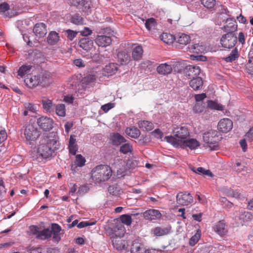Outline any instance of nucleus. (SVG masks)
I'll use <instances>...</instances> for the list:
<instances>
[{
  "instance_id": "f257e3e1",
  "label": "nucleus",
  "mask_w": 253,
  "mask_h": 253,
  "mask_svg": "<svg viewBox=\"0 0 253 253\" xmlns=\"http://www.w3.org/2000/svg\"><path fill=\"white\" fill-rule=\"evenodd\" d=\"M60 143L57 138L54 137L52 139L44 138V141L40 142L37 149V154L39 156L35 157L34 153H32L33 160H37L40 157L45 159L52 156L53 153L59 149Z\"/></svg>"
},
{
  "instance_id": "f03ea898",
  "label": "nucleus",
  "mask_w": 253,
  "mask_h": 253,
  "mask_svg": "<svg viewBox=\"0 0 253 253\" xmlns=\"http://www.w3.org/2000/svg\"><path fill=\"white\" fill-rule=\"evenodd\" d=\"M112 175L111 168L106 165L96 166L91 170V178L95 183H101L107 181Z\"/></svg>"
},
{
  "instance_id": "7ed1b4c3",
  "label": "nucleus",
  "mask_w": 253,
  "mask_h": 253,
  "mask_svg": "<svg viewBox=\"0 0 253 253\" xmlns=\"http://www.w3.org/2000/svg\"><path fill=\"white\" fill-rule=\"evenodd\" d=\"M49 79V75L46 73H42L37 75L27 76L24 82L29 87L35 88L39 85H45L48 83Z\"/></svg>"
},
{
  "instance_id": "20e7f679",
  "label": "nucleus",
  "mask_w": 253,
  "mask_h": 253,
  "mask_svg": "<svg viewBox=\"0 0 253 253\" xmlns=\"http://www.w3.org/2000/svg\"><path fill=\"white\" fill-rule=\"evenodd\" d=\"M173 136H166L164 138L165 140L168 143L171 144L174 146V142L172 140H170L171 138H172L174 141H177L178 140L184 141L187 139L190 135L189 131L187 126H176L174 127L172 130Z\"/></svg>"
},
{
  "instance_id": "39448f33",
  "label": "nucleus",
  "mask_w": 253,
  "mask_h": 253,
  "mask_svg": "<svg viewBox=\"0 0 253 253\" xmlns=\"http://www.w3.org/2000/svg\"><path fill=\"white\" fill-rule=\"evenodd\" d=\"M203 140L211 150H215L219 140L218 132L216 130H210L203 134Z\"/></svg>"
},
{
  "instance_id": "423d86ee",
  "label": "nucleus",
  "mask_w": 253,
  "mask_h": 253,
  "mask_svg": "<svg viewBox=\"0 0 253 253\" xmlns=\"http://www.w3.org/2000/svg\"><path fill=\"white\" fill-rule=\"evenodd\" d=\"M24 135L26 140L31 144L39 137L41 132L34 125L28 124L25 126Z\"/></svg>"
},
{
  "instance_id": "0eeeda50",
  "label": "nucleus",
  "mask_w": 253,
  "mask_h": 253,
  "mask_svg": "<svg viewBox=\"0 0 253 253\" xmlns=\"http://www.w3.org/2000/svg\"><path fill=\"white\" fill-rule=\"evenodd\" d=\"M171 139L173 142H174V147L176 148H181L185 149L188 147L191 150H194L197 149L200 145V142L195 138H187L184 141H182L180 140L176 142L174 141V139L172 138H170L171 140Z\"/></svg>"
},
{
  "instance_id": "6e6552de",
  "label": "nucleus",
  "mask_w": 253,
  "mask_h": 253,
  "mask_svg": "<svg viewBox=\"0 0 253 253\" xmlns=\"http://www.w3.org/2000/svg\"><path fill=\"white\" fill-rule=\"evenodd\" d=\"M237 42V37L232 32H229L223 35L220 39L222 46L226 48H232Z\"/></svg>"
},
{
  "instance_id": "1a4fd4ad",
  "label": "nucleus",
  "mask_w": 253,
  "mask_h": 253,
  "mask_svg": "<svg viewBox=\"0 0 253 253\" xmlns=\"http://www.w3.org/2000/svg\"><path fill=\"white\" fill-rule=\"evenodd\" d=\"M38 126L43 131H49L53 127V120L46 116H42L37 119Z\"/></svg>"
},
{
  "instance_id": "9d476101",
  "label": "nucleus",
  "mask_w": 253,
  "mask_h": 253,
  "mask_svg": "<svg viewBox=\"0 0 253 253\" xmlns=\"http://www.w3.org/2000/svg\"><path fill=\"white\" fill-rule=\"evenodd\" d=\"M177 203L181 206H188L193 202V198L187 192H179L176 195Z\"/></svg>"
},
{
  "instance_id": "9b49d317",
  "label": "nucleus",
  "mask_w": 253,
  "mask_h": 253,
  "mask_svg": "<svg viewBox=\"0 0 253 253\" xmlns=\"http://www.w3.org/2000/svg\"><path fill=\"white\" fill-rule=\"evenodd\" d=\"M191 41L189 35L184 33H178L175 36V41L176 43V47L182 48L185 45L190 43Z\"/></svg>"
},
{
  "instance_id": "f8f14e48",
  "label": "nucleus",
  "mask_w": 253,
  "mask_h": 253,
  "mask_svg": "<svg viewBox=\"0 0 253 253\" xmlns=\"http://www.w3.org/2000/svg\"><path fill=\"white\" fill-rule=\"evenodd\" d=\"M142 215L145 219L149 221L159 219L162 215L159 210L155 209H149L143 212Z\"/></svg>"
},
{
  "instance_id": "ddd939ff",
  "label": "nucleus",
  "mask_w": 253,
  "mask_h": 253,
  "mask_svg": "<svg viewBox=\"0 0 253 253\" xmlns=\"http://www.w3.org/2000/svg\"><path fill=\"white\" fill-rule=\"evenodd\" d=\"M233 123L231 120L227 118H224L221 120L218 124V129L219 131L227 133L232 129Z\"/></svg>"
},
{
  "instance_id": "4468645a",
  "label": "nucleus",
  "mask_w": 253,
  "mask_h": 253,
  "mask_svg": "<svg viewBox=\"0 0 253 253\" xmlns=\"http://www.w3.org/2000/svg\"><path fill=\"white\" fill-rule=\"evenodd\" d=\"M112 39L110 35H98L95 39V42L97 45L105 47L111 44Z\"/></svg>"
},
{
  "instance_id": "2eb2a0df",
  "label": "nucleus",
  "mask_w": 253,
  "mask_h": 253,
  "mask_svg": "<svg viewBox=\"0 0 253 253\" xmlns=\"http://www.w3.org/2000/svg\"><path fill=\"white\" fill-rule=\"evenodd\" d=\"M200 72L201 70L198 66L189 65L185 69L186 76L191 79L198 77Z\"/></svg>"
},
{
  "instance_id": "dca6fc26",
  "label": "nucleus",
  "mask_w": 253,
  "mask_h": 253,
  "mask_svg": "<svg viewBox=\"0 0 253 253\" xmlns=\"http://www.w3.org/2000/svg\"><path fill=\"white\" fill-rule=\"evenodd\" d=\"M61 227L58 224L52 223L50 231L51 232V237H52L53 242L58 243L61 240L60 231Z\"/></svg>"
},
{
  "instance_id": "f3484780",
  "label": "nucleus",
  "mask_w": 253,
  "mask_h": 253,
  "mask_svg": "<svg viewBox=\"0 0 253 253\" xmlns=\"http://www.w3.org/2000/svg\"><path fill=\"white\" fill-rule=\"evenodd\" d=\"M35 35L39 38H43L47 33L46 26L43 23H37L33 29Z\"/></svg>"
},
{
  "instance_id": "a211bd4d",
  "label": "nucleus",
  "mask_w": 253,
  "mask_h": 253,
  "mask_svg": "<svg viewBox=\"0 0 253 253\" xmlns=\"http://www.w3.org/2000/svg\"><path fill=\"white\" fill-rule=\"evenodd\" d=\"M79 45L86 51L91 50L94 48L93 41L87 37L82 38L79 42Z\"/></svg>"
},
{
  "instance_id": "6ab92c4d",
  "label": "nucleus",
  "mask_w": 253,
  "mask_h": 253,
  "mask_svg": "<svg viewBox=\"0 0 253 253\" xmlns=\"http://www.w3.org/2000/svg\"><path fill=\"white\" fill-rule=\"evenodd\" d=\"M213 231L220 236H223L227 233L226 224L224 220H220L213 227Z\"/></svg>"
},
{
  "instance_id": "aec40b11",
  "label": "nucleus",
  "mask_w": 253,
  "mask_h": 253,
  "mask_svg": "<svg viewBox=\"0 0 253 253\" xmlns=\"http://www.w3.org/2000/svg\"><path fill=\"white\" fill-rule=\"evenodd\" d=\"M96 77L94 75H89L83 78L81 81V84L83 88L89 87L94 84Z\"/></svg>"
},
{
  "instance_id": "412c9836",
  "label": "nucleus",
  "mask_w": 253,
  "mask_h": 253,
  "mask_svg": "<svg viewBox=\"0 0 253 253\" xmlns=\"http://www.w3.org/2000/svg\"><path fill=\"white\" fill-rule=\"evenodd\" d=\"M117 58L121 64H127L131 61V57L126 50L119 51Z\"/></svg>"
},
{
  "instance_id": "4be33fe9",
  "label": "nucleus",
  "mask_w": 253,
  "mask_h": 253,
  "mask_svg": "<svg viewBox=\"0 0 253 253\" xmlns=\"http://www.w3.org/2000/svg\"><path fill=\"white\" fill-rule=\"evenodd\" d=\"M188 51L193 53H203L206 50L205 45L202 43L192 44L187 48Z\"/></svg>"
},
{
  "instance_id": "5701e85b",
  "label": "nucleus",
  "mask_w": 253,
  "mask_h": 253,
  "mask_svg": "<svg viewBox=\"0 0 253 253\" xmlns=\"http://www.w3.org/2000/svg\"><path fill=\"white\" fill-rule=\"evenodd\" d=\"M75 137V135H71L68 144L69 152L73 155H75L78 150V146Z\"/></svg>"
},
{
  "instance_id": "b1692460",
  "label": "nucleus",
  "mask_w": 253,
  "mask_h": 253,
  "mask_svg": "<svg viewBox=\"0 0 253 253\" xmlns=\"http://www.w3.org/2000/svg\"><path fill=\"white\" fill-rule=\"evenodd\" d=\"M143 49L141 45H138L133 48L131 58L135 61H139L142 58Z\"/></svg>"
},
{
  "instance_id": "393cba45",
  "label": "nucleus",
  "mask_w": 253,
  "mask_h": 253,
  "mask_svg": "<svg viewBox=\"0 0 253 253\" xmlns=\"http://www.w3.org/2000/svg\"><path fill=\"white\" fill-rule=\"evenodd\" d=\"M189 85L194 90L197 91L202 89L203 86V81L201 77L192 79L189 82Z\"/></svg>"
},
{
  "instance_id": "a878e982",
  "label": "nucleus",
  "mask_w": 253,
  "mask_h": 253,
  "mask_svg": "<svg viewBox=\"0 0 253 253\" xmlns=\"http://www.w3.org/2000/svg\"><path fill=\"white\" fill-rule=\"evenodd\" d=\"M118 69V65L115 63H111L106 65L103 69L105 76H111L115 74Z\"/></svg>"
},
{
  "instance_id": "bb28decb",
  "label": "nucleus",
  "mask_w": 253,
  "mask_h": 253,
  "mask_svg": "<svg viewBox=\"0 0 253 253\" xmlns=\"http://www.w3.org/2000/svg\"><path fill=\"white\" fill-rule=\"evenodd\" d=\"M76 2L78 3V5H81L82 10L86 14L88 15L90 13L91 2L90 0H76Z\"/></svg>"
},
{
  "instance_id": "cd10ccee",
  "label": "nucleus",
  "mask_w": 253,
  "mask_h": 253,
  "mask_svg": "<svg viewBox=\"0 0 253 253\" xmlns=\"http://www.w3.org/2000/svg\"><path fill=\"white\" fill-rule=\"evenodd\" d=\"M85 161V158L81 154L77 155L74 164L71 165V170L74 172H76V169L78 167H82L84 166Z\"/></svg>"
},
{
  "instance_id": "c85d7f7f",
  "label": "nucleus",
  "mask_w": 253,
  "mask_h": 253,
  "mask_svg": "<svg viewBox=\"0 0 253 253\" xmlns=\"http://www.w3.org/2000/svg\"><path fill=\"white\" fill-rule=\"evenodd\" d=\"M43 109L46 112L51 113L53 112L55 105L53 103L51 100L47 98H44L41 101Z\"/></svg>"
},
{
  "instance_id": "c756f323",
  "label": "nucleus",
  "mask_w": 253,
  "mask_h": 253,
  "mask_svg": "<svg viewBox=\"0 0 253 253\" xmlns=\"http://www.w3.org/2000/svg\"><path fill=\"white\" fill-rule=\"evenodd\" d=\"M131 253H150L143 245L139 243L133 244L131 248Z\"/></svg>"
},
{
  "instance_id": "7c9ffc66",
  "label": "nucleus",
  "mask_w": 253,
  "mask_h": 253,
  "mask_svg": "<svg viewBox=\"0 0 253 253\" xmlns=\"http://www.w3.org/2000/svg\"><path fill=\"white\" fill-rule=\"evenodd\" d=\"M157 71L159 74L167 75L171 72L172 67L170 65L167 63L161 64L157 67Z\"/></svg>"
},
{
  "instance_id": "2f4dec72",
  "label": "nucleus",
  "mask_w": 253,
  "mask_h": 253,
  "mask_svg": "<svg viewBox=\"0 0 253 253\" xmlns=\"http://www.w3.org/2000/svg\"><path fill=\"white\" fill-rule=\"evenodd\" d=\"M59 41V36L57 33L51 31L49 33L47 38V42L50 45H55Z\"/></svg>"
},
{
  "instance_id": "473e14b6",
  "label": "nucleus",
  "mask_w": 253,
  "mask_h": 253,
  "mask_svg": "<svg viewBox=\"0 0 253 253\" xmlns=\"http://www.w3.org/2000/svg\"><path fill=\"white\" fill-rule=\"evenodd\" d=\"M152 232L155 236H162L168 234L169 229L168 228L156 227L152 230Z\"/></svg>"
},
{
  "instance_id": "72a5a7b5",
  "label": "nucleus",
  "mask_w": 253,
  "mask_h": 253,
  "mask_svg": "<svg viewBox=\"0 0 253 253\" xmlns=\"http://www.w3.org/2000/svg\"><path fill=\"white\" fill-rule=\"evenodd\" d=\"M111 140L114 145H119L126 141V139L118 133H114L111 136Z\"/></svg>"
},
{
  "instance_id": "f704fd0d",
  "label": "nucleus",
  "mask_w": 253,
  "mask_h": 253,
  "mask_svg": "<svg viewBox=\"0 0 253 253\" xmlns=\"http://www.w3.org/2000/svg\"><path fill=\"white\" fill-rule=\"evenodd\" d=\"M138 125L139 128L147 131L152 130L154 127L152 122L147 121H140L138 122Z\"/></svg>"
},
{
  "instance_id": "c9c22d12",
  "label": "nucleus",
  "mask_w": 253,
  "mask_h": 253,
  "mask_svg": "<svg viewBox=\"0 0 253 253\" xmlns=\"http://www.w3.org/2000/svg\"><path fill=\"white\" fill-rule=\"evenodd\" d=\"M126 132L129 136L134 138H138L140 135V130L135 127L126 128Z\"/></svg>"
},
{
  "instance_id": "e433bc0d",
  "label": "nucleus",
  "mask_w": 253,
  "mask_h": 253,
  "mask_svg": "<svg viewBox=\"0 0 253 253\" xmlns=\"http://www.w3.org/2000/svg\"><path fill=\"white\" fill-rule=\"evenodd\" d=\"M253 218L252 214L249 211H246L242 210L240 212L239 218L243 222H248L251 220Z\"/></svg>"
},
{
  "instance_id": "4c0bfd02",
  "label": "nucleus",
  "mask_w": 253,
  "mask_h": 253,
  "mask_svg": "<svg viewBox=\"0 0 253 253\" xmlns=\"http://www.w3.org/2000/svg\"><path fill=\"white\" fill-rule=\"evenodd\" d=\"M31 65L25 64L20 67L18 71V75L21 77H23L25 74L29 73L32 68Z\"/></svg>"
},
{
  "instance_id": "58836bf2",
  "label": "nucleus",
  "mask_w": 253,
  "mask_h": 253,
  "mask_svg": "<svg viewBox=\"0 0 253 253\" xmlns=\"http://www.w3.org/2000/svg\"><path fill=\"white\" fill-rule=\"evenodd\" d=\"M51 238V232L50 229L46 228L40 230V234L37 236V239L44 240Z\"/></svg>"
},
{
  "instance_id": "ea45409f",
  "label": "nucleus",
  "mask_w": 253,
  "mask_h": 253,
  "mask_svg": "<svg viewBox=\"0 0 253 253\" xmlns=\"http://www.w3.org/2000/svg\"><path fill=\"white\" fill-rule=\"evenodd\" d=\"M161 39L165 43L170 44L175 41V36L169 33H164L161 36Z\"/></svg>"
},
{
  "instance_id": "a19ab883",
  "label": "nucleus",
  "mask_w": 253,
  "mask_h": 253,
  "mask_svg": "<svg viewBox=\"0 0 253 253\" xmlns=\"http://www.w3.org/2000/svg\"><path fill=\"white\" fill-rule=\"evenodd\" d=\"M239 56L238 49L237 48H234L230 53V55L226 57H224L223 59L226 62H232L235 60Z\"/></svg>"
},
{
  "instance_id": "79ce46f5",
  "label": "nucleus",
  "mask_w": 253,
  "mask_h": 253,
  "mask_svg": "<svg viewBox=\"0 0 253 253\" xmlns=\"http://www.w3.org/2000/svg\"><path fill=\"white\" fill-rule=\"evenodd\" d=\"M55 112L59 117H65L66 115V107L64 104H58L55 106Z\"/></svg>"
},
{
  "instance_id": "37998d69",
  "label": "nucleus",
  "mask_w": 253,
  "mask_h": 253,
  "mask_svg": "<svg viewBox=\"0 0 253 253\" xmlns=\"http://www.w3.org/2000/svg\"><path fill=\"white\" fill-rule=\"evenodd\" d=\"M145 27L148 31L154 29L157 26V22L154 18H148L146 20Z\"/></svg>"
},
{
  "instance_id": "c03bdc74",
  "label": "nucleus",
  "mask_w": 253,
  "mask_h": 253,
  "mask_svg": "<svg viewBox=\"0 0 253 253\" xmlns=\"http://www.w3.org/2000/svg\"><path fill=\"white\" fill-rule=\"evenodd\" d=\"M125 241L121 239L113 241V245L118 250H124L126 248Z\"/></svg>"
},
{
  "instance_id": "a18cd8bd",
  "label": "nucleus",
  "mask_w": 253,
  "mask_h": 253,
  "mask_svg": "<svg viewBox=\"0 0 253 253\" xmlns=\"http://www.w3.org/2000/svg\"><path fill=\"white\" fill-rule=\"evenodd\" d=\"M208 107L217 110L222 111L224 110V107L221 104H218L215 101L212 100H208L207 102Z\"/></svg>"
},
{
  "instance_id": "49530a36",
  "label": "nucleus",
  "mask_w": 253,
  "mask_h": 253,
  "mask_svg": "<svg viewBox=\"0 0 253 253\" xmlns=\"http://www.w3.org/2000/svg\"><path fill=\"white\" fill-rule=\"evenodd\" d=\"M71 21L73 24L77 25H82L84 24V20L79 14H76L73 15L71 18Z\"/></svg>"
},
{
  "instance_id": "de8ad7c7",
  "label": "nucleus",
  "mask_w": 253,
  "mask_h": 253,
  "mask_svg": "<svg viewBox=\"0 0 253 253\" xmlns=\"http://www.w3.org/2000/svg\"><path fill=\"white\" fill-rule=\"evenodd\" d=\"M201 237V231L198 229L194 235H193L189 240V245L191 246H194L199 241Z\"/></svg>"
},
{
  "instance_id": "09e8293b",
  "label": "nucleus",
  "mask_w": 253,
  "mask_h": 253,
  "mask_svg": "<svg viewBox=\"0 0 253 253\" xmlns=\"http://www.w3.org/2000/svg\"><path fill=\"white\" fill-rule=\"evenodd\" d=\"M10 8L9 5L6 2H3L0 4V14H3L5 17H9L5 14Z\"/></svg>"
},
{
  "instance_id": "8fccbe9b",
  "label": "nucleus",
  "mask_w": 253,
  "mask_h": 253,
  "mask_svg": "<svg viewBox=\"0 0 253 253\" xmlns=\"http://www.w3.org/2000/svg\"><path fill=\"white\" fill-rule=\"evenodd\" d=\"M233 168L234 170L238 173L242 171H246L247 169V167L245 166L242 165L240 162L236 163Z\"/></svg>"
},
{
  "instance_id": "3c124183",
  "label": "nucleus",
  "mask_w": 253,
  "mask_h": 253,
  "mask_svg": "<svg viewBox=\"0 0 253 253\" xmlns=\"http://www.w3.org/2000/svg\"><path fill=\"white\" fill-rule=\"evenodd\" d=\"M132 146L128 143H126L120 147V151L124 154H127L132 151Z\"/></svg>"
},
{
  "instance_id": "603ef678",
  "label": "nucleus",
  "mask_w": 253,
  "mask_h": 253,
  "mask_svg": "<svg viewBox=\"0 0 253 253\" xmlns=\"http://www.w3.org/2000/svg\"><path fill=\"white\" fill-rule=\"evenodd\" d=\"M196 173L202 175H206L212 176V174L209 170H206L202 167H199L196 170H194Z\"/></svg>"
},
{
  "instance_id": "864d4df0",
  "label": "nucleus",
  "mask_w": 253,
  "mask_h": 253,
  "mask_svg": "<svg viewBox=\"0 0 253 253\" xmlns=\"http://www.w3.org/2000/svg\"><path fill=\"white\" fill-rule=\"evenodd\" d=\"M121 220L122 223L126 224V225H129L131 224L132 222L131 217L129 215L123 214L121 216Z\"/></svg>"
},
{
  "instance_id": "5fc2aeb1",
  "label": "nucleus",
  "mask_w": 253,
  "mask_h": 253,
  "mask_svg": "<svg viewBox=\"0 0 253 253\" xmlns=\"http://www.w3.org/2000/svg\"><path fill=\"white\" fill-rule=\"evenodd\" d=\"M201 2L207 8H211L215 4V0H201Z\"/></svg>"
},
{
  "instance_id": "6e6d98bb",
  "label": "nucleus",
  "mask_w": 253,
  "mask_h": 253,
  "mask_svg": "<svg viewBox=\"0 0 253 253\" xmlns=\"http://www.w3.org/2000/svg\"><path fill=\"white\" fill-rule=\"evenodd\" d=\"M65 33L67 34V38L69 40L72 41L77 36L78 32L70 29H68L65 31Z\"/></svg>"
},
{
  "instance_id": "4d7b16f0",
  "label": "nucleus",
  "mask_w": 253,
  "mask_h": 253,
  "mask_svg": "<svg viewBox=\"0 0 253 253\" xmlns=\"http://www.w3.org/2000/svg\"><path fill=\"white\" fill-rule=\"evenodd\" d=\"M246 69L250 74L253 75V57L250 59L247 64Z\"/></svg>"
},
{
  "instance_id": "13d9d810",
  "label": "nucleus",
  "mask_w": 253,
  "mask_h": 253,
  "mask_svg": "<svg viewBox=\"0 0 253 253\" xmlns=\"http://www.w3.org/2000/svg\"><path fill=\"white\" fill-rule=\"evenodd\" d=\"M25 108L28 111L32 113H36L37 111V107L32 103H26L25 104Z\"/></svg>"
},
{
  "instance_id": "bf43d9fd",
  "label": "nucleus",
  "mask_w": 253,
  "mask_h": 253,
  "mask_svg": "<svg viewBox=\"0 0 253 253\" xmlns=\"http://www.w3.org/2000/svg\"><path fill=\"white\" fill-rule=\"evenodd\" d=\"M205 110V106L199 103H197L194 107L193 110L196 113H201Z\"/></svg>"
},
{
  "instance_id": "052dcab7",
  "label": "nucleus",
  "mask_w": 253,
  "mask_h": 253,
  "mask_svg": "<svg viewBox=\"0 0 253 253\" xmlns=\"http://www.w3.org/2000/svg\"><path fill=\"white\" fill-rule=\"evenodd\" d=\"M80 32L82 36L85 37H87V36L91 35L92 33V30L88 27H84V29L81 31Z\"/></svg>"
},
{
  "instance_id": "680f3d73",
  "label": "nucleus",
  "mask_w": 253,
  "mask_h": 253,
  "mask_svg": "<svg viewBox=\"0 0 253 253\" xmlns=\"http://www.w3.org/2000/svg\"><path fill=\"white\" fill-rule=\"evenodd\" d=\"M94 224L95 222H90L88 221H82L77 225V227L79 228H82L85 227H87L88 226L94 225Z\"/></svg>"
},
{
  "instance_id": "e2e57ef3",
  "label": "nucleus",
  "mask_w": 253,
  "mask_h": 253,
  "mask_svg": "<svg viewBox=\"0 0 253 253\" xmlns=\"http://www.w3.org/2000/svg\"><path fill=\"white\" fill-rule=\"evenodd\" d=\"M152 133L158 139H162L163 137V133L160 129H156Z\"/></svg>"
},
{
  "instance_id": "0e129e2a",
  "label": "nucleus",
  "mask_w": 253,
  "mask_h": 253,
  "mask_svg": "<svg viewBox=\"0 0 253 253\" xmlns=\"http://www.w3.org/2000/svg\"><path fill=\"white\" fill-rule=\"evenodd\" d=\"M30 230L32 234L36 235V237L37 238V236L40 234V231L39 228L37 226L32 225L30 227Z\"/></svg>"
},
{
  "instance_id": "69168bd1",
  "label": "nucleus",
  "mask_w": 253,
  "mask_h": 253,
  "mask_svg": "<svg viewBox=\"0 0 253 253\" xmlns=\"http://www.w3.org/2000/svg\"><path fill=\"white\" fill-rule=\"evenodd\" d=\"M195 99L197 102H200L206 98L207 95L205 93L198 94L195 95Z\"/></svg>"
},
{
  "instance_id": "338daca9",
  "label": "nucleus",
  "mask_w": 253,
  "mask_h": 253,
  "mask_svg": "<svg viewBox=\"0 0 253 253\" xmlns=\"http://www.w3.org/2000/svg\"><path fill=\"white\" fill-rule=\"evenodd\" d=\"M108 192L113 195H115L118 193L117 188L114 185H111L109 187Z\"/></svg>"
},
{
  "instance_id": "774afa93",
  "label": "nucleus",
  "mask_w": 253,
  "mask_h": 253,
  "mask_svg": "<svg viewBox=\"0 0 253 253\" xmlns=\"http://www.w3.org/2000/svg\"><path fill=\"white\" fill-rule=\"evenodd\" d=\"M246 138L250 141H253V127L251 128L246 134Z\"/></svg>"
}]
</instances>
